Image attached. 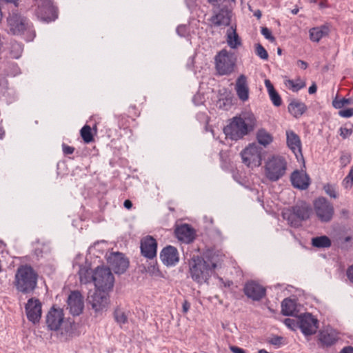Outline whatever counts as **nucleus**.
<instances>
[{
    "label": "nucleus",
    "instance_id": "nucleus-24",
    "mask_svg": "<svg viewBox=\"0 0 353 353\" xmlns=\"http://www.w3.org/2000/svg\"><path fill=\"white\" fill-rule=\"evenodd\" d=\"M160 258L165 265H174L179 259L178 250L174 246L168 245L161 250Z\"/></svg>",
    "mask_w": 353,
    "mask_h": 353
},
{
    "label": "nucleus",
    "instance_id": "nucleus-20",
    "mask_svg": "<svg viewBox=\"0 0 353 353\" xmlns=\"http://www.w3.org/2000/svg\"><path fill=\"white\" fill-rule=\"evenodd\" d=\"M157 243L154 238L148 236L141 241V252L148 259H153L157 255Z\"/></svg>",
    "mask_w": 353,
    "mask_h": 353
},
{
    "label": "nucleus",
    "instance_id": "nucleus-33",
    "mask_svg": "<svg viewBox=\"0 0 353 353\" xmlns=\"http://www.w3.org/2000/svg\"><path fill=\"white\" fill-rule=\"evenodd\" d=\"M312 245L318 248H327L331 246L332 242L327 236H321L312 238Z\"/></svg>",
    "mask_w": 353,
    "mask_h": 353
},
{
    "label": "nucleus",
    "instance_id": "nucleus-45",
    "mask_svg": "<svg viewBox=\"0 0 353 353\" xmlns=\"http://www.w3.org/2000/svg\"><path fill=\"white\" fill-rule=\"evenodd\" d=\"M284 324L292 330H295L298 327L299 323L292 319H285L284 320Z\"/></svg>",
    "mask_w": 353,
    "mask_h": 353
},
{
    "label": "nucleus",
    "instance_id": "nucleus-43",
    "mask_svg": "<svg viewBox=\"0 0 353 353\" xmlns=\"http://www.w3.org/2000/svg\"><path fill=\"white\" fill-rule=\"evenodd\" d=\"M262 35L271 42L275 41V37L272 34V32L267 27H262L261 30Z\"/></svg>",
    "mask_w": 353,
    "mask_h": 353
},
{
    "label": "nucleus",
    "instance_id": "nucleus-9",
    "mask_svg": "<svg viewBox=\"0 0 353 353\" xmlns=\"http://www.w3.org/2000/svg\"><path fill=\"white\" fill-rule=\"evenodd\" d=\"M35 14L41 21L49 23L58 18V10L52 0H39Z\"/></svg>",
    "mask_w": 353,
    "mask_h": 353
},
{
    "label": "nucleus",
    "instance_id": "nucleus-53",
    "mask_svg": "<svg viewBox=\"0 0 353 353\" xmlns=\"http://www.w3.org/2000/svg\"><path fill=\"white\" fill-rule=\"evenodd\" d=\"M190 308V303L187 301L184 300L182 305V310L183 313H187Z\"/></svg>",
    "mask_w": 353,
    "mask_h": 353
},
{
    "label": "nucleus",
    "instance_id": "nucleus-61",
    "mask_svg": "<svg viewBox=\"0 0 353 353\" xmlns=\"http://www.w3.org/2000/svg\"><path fill=\"white\" fill-rule=\"evenodd\" d=\"M346 176L350 179V180L353 181V165L352 166L348 174Z\"/></svg>",
    "mask_w": 353,
    "mask_h": 353
},
{
    "label": "nucleus",
    "instance_id": "nucleus-36",
    "mask_svg": "<svg viewBox=\"0 0 353 353\" xmlns=\"http://www.w3.org/2000/svg\"><path fill=\"white\" fill-rule=\"evenodd\" d=\"M285 85L293 92H298L305 86V83L300 79L296 81L288 79L285 82Z\"/></svg>",
    "mask_w": 353,
    "mask_h": 353
},
{
    "label": "nucleus",
    "instance_id": "nucleus-60",
    "mask_svg": "<svg viewBox=\"0 0 353 353\" xmlns=\"http://www.w3.org/2000/svg\"><path fill=\"white\" fill-rule=\"evenodd\" d=\"M254 16L256 17L258 19H260L262 16L261 11L260 10H255L254 12Z\"/></svg>",
    "mask_w": 353,
    "mask_h": 353
},
{
    "label": "nucleus",
    "instance_id": "nucleus-63",
    "mask_svg": "<svg viewBox=\"0 0 353 353\" xmlns=\"http://www.w3.org/2000/svg\"><path fill=\"white\" fill-rule=\"evenodd\" d=\"M299 12V9L298 8H294L292 10V13L293 14H296L297 13Z\"/></svg>",
    "mask_w": 353,
    "mask_h": 353
},
{
    "label": "nucleus",
    "instance_id": "nucleus-46",
    "mask_svg": "<svg viewBox=\"0 0 353 353\" xmlns=\"http://www.w3.org/2000/svg\"><path fill=\"white\" fill-rule=\"evenodd\" d=\"M339 115L341 117L349 118L353 116V108L341 110L339 112Z\"/></svg>",
    "mask_w": 353,
    "mask_h": 353
},
{
    "label": "nucleus",
    "instance_id": "nucleus-5",
    "mask_svg": "<svg viewBox=\"0 0 353 353\" xmlns=\"http://www.w3.org/2000/svg\"><path fill=\"white\" fill-rule=\"evenodd\" d=\"M287 170V161L281 156H272L267 160L265 165V174L271 181H277L282 178Z\"/></svg>",
    "mask_w": 353,
    "mask_h": 353
},
{
    "label": "nucleus",
    "instance_id": "nucleus-56",
    "mask_svg": "<svg viewBox=\"0 0 353 353\" xmlns=\"http://www.w3.org/2000/svg\"><path fill=\"white\" fill-rule=\"evenodd\" d=\"M340 353H353V347L351 346L345 347Z\"/></svg>",
    "mask_w": 353,
    "mask_h": 353
},
{
    "label": "nucleus",
    "instance_id": "nucleus-29",
    "mask_svg": "<svg viewBox=\"0 0 353 353\" xmlns=\"http://www.w3.org/2000/svg\"><path fill=\"white\" fill-rule=\"evenodd\" d=\"M265 85L267 88L270 99L273 105L276 107H279L282 104V99L279 94L274 89V85L269 79L265 80Z\"/></svg>",
    "mask_w": 353,
    "mask_h": 353
},
{
    "label": "nucleus",
    "instance_id": "nucleus-22",
    "mask_svg": "<svg viewBox=\"0 0 353 353\" xmlns=\"http://www.w3.org/2000/svg\"><path fill=\"white\" fill-rule=\"evenodd\" d=\"M292 185L299 190H306L310 184V179L305 172L294 170L290 176Z\"/></svg>",
    "mask_w": 353,
    "mask_h": 353
},
{
    "label": "nucleus",
    "instance_id": "nucleus-40",
    "mask_svg": "<svg viewBox=\"0 0 353 353\" xmlns=\"http://www.w3.org/2000/svg\"><path fill=\"white\" fill-rule=\"evenodd\" d=\"M130 121H134L132 118L124 114H121L118 117V124L119 126L123 129L128 128L130 126Z\"/></svg>",
    "mask_w": 353,
    "mask_h": 353
},
{
    "label": "nucleus",
    "instance_id": "nucleus-12",
    "mask_svg": "<svg viewBox=\"0 0 353 353\" xmlns=\"http://www.w3.org/2000/svg\"><path fill=\"white\" fill-rule=\"evenodd\" d=\"M7 21L10 32L14 35L23 34L32 28V24L26 17L17 13L10 14Z\"/></svg>",
    "mask_w": 353,
    "mask_h": 353
},
{
    "label": "nucleus",
    "instance_id": "nucleus-62",
    "mask_svg": "<svg viewBox=\"0 0 353 353\" xmlns=\"http://www.w3.org/2000/svg\"><path fill=\"white\" fill-rule=\"evenodd\" d=\"M3 1L7 3H13L15 4L18 0H3Z\"/></svg>",
    "mask_w": 353,
    "mask_h": 353
},
{
    "label": "nucleus",
    "instance_id": "nucleus-39",
    "mask_svg": "<svg viewBox=\"0 0 353 353\" xmlns=\"http://www.w3.org/2000/svg\"><path fill=\"white\" fill-rule=\"evenodd\" d=\"M323 190L325 193L332 199H336L339 196V194L336 191V188L335 184L331 183H325L323 187Z\"/></svg>",
    "mask_w": 353,
    "mask_h": 353
},
{
    "label": "nucleus",
    "instance_id": "nucleus-4",
    "mask_svg": "<svg viewBox=\"0 0 353 353\" xmlns=\"http://www.w3.org/2000/svg\"><path fill=\"white\" fill-rule=\"evenodd\" d=\"M312 212L310 206L305 202L296 204L291 209H288L282 213L284 219L288 221V223L294 228L301 225L303 221L307 220Z\"/></svg>",
    "mask_w": 353,
    "mask_h": 353
},
{
    "label": "nucleus",
    "instance_id": "nucleus-59",
    "mask_svg": "<svg viewBox=\"0 0 353 353\" xmlns=\"http://www.w3.org/2000/svg\"><path fill=\"white\" fill-rule=\"evenodd\" d=\"M148 271L152 274H155V272H159V269L155 265H151L148 268Z\"/></svg>",
    "mask_w": 353,
    "mask_h": 353
},
{
    "label": "nucleus",
    "instance_id": "nucleus-6",
    "mask_svg": "<svg viewBox=\"0 0 353 353\" xmlns=\"http://www.w3.org/2000/svg\"><path fill=\"white\" fill-rule=\"evenodd\" d=\"M92 281L96 290L109 292L113 288L114 277L110 268L98 266L93 272Z\"/></svg>",
    "mask_w": 353,
    "mask_h": 353
},
{
    "label": "nucleus",
    "instance_id": "nucleus-7",
    "mask_svg": "<svg viewBox=\"0 0 353 353\" xmlns=\"http://www.w3.org/2000/svg\"><path fill=\"white\" fill-rule=\"evenodd\" d=\"M215 68L220 75L231 74L234 69L235 59L233 54L223 49L217 53L214 58Z\"/></svg>",
    "mask_w": 353,
    "mask_h": 353
},
{
    "label": "nucleus",
    "instance_id": "nucleus-30",
    "mask_svg": "<svg viewBox=\"0 0 353 353\" xmlns=\"http://www.w3.org/2000/svg\"><path fill=\"white\" fill-rule=\"evenodd\" d=\"M296 307V301L290 298L285 299L281 303V312L284 316H295Z\"/></svg>",
    "mask_w": 353,
    "mask_h": 353
},
{
    "label": "nucleus",
    "instance_id": "nucleus-28",
    "mask_svg": "<svg viewBox=\"0 0 353 353\" xmlns=\"http://www.w3.org/2000/svg\"><path fill=\"white\" fill-rule=\"evenodd\" d=\"M288 112L295 118L302 116L307 108V105L299 100L292 99L288 105Z\"/></svg>",
    "mask_w": 353,
    "mask_h": 353
},
{
    "label": "nucleus",
    "instance_id": "nucleus-31",
    "mask_svg": "<svg viewBox=\"0 0 353 353\" xmlns=\"http://www.w3.org/2000/svg\"><path fill=\"white\" fill-rule=\"evenodd\" d=\"M227 43L232 49H236L241 45V41L236 32V28L231 26L227 32Z\"/></svg>",
    "mask_w": 353,
    "mask_h": 353
},
{
    "label": "nucleus",
    "instance_id": "nucleus-50",
    "mask_svg": "<svg viewBox=\"0 0 353 353\" xmlns=\"http://www.w3.org/2000/svg\"><path fill=\"white\" fill-rule=\"evenodd\" d=\"M343 185L345 189L351 188L353 185V181L345 176L343 181Z\"/></svg>",
    "mask_w": 353,
    "mask_h": 353
},
{
    "label": "nucleus",
    "instance_id": "nucleus-10",
    "mask_svg": "<svg viewBox=\"0 0 353 353\" xmlns=\"http://www.w3.org/2000/svg\"><path fill=\"white\" fill-rule=\"evenodd\" d=\"M314 210L318 219L323 223L330 222L334 216L333 205L325 197L320 196L314 201Z\"/></svg>",
    "mask_w": 353,
    "mask_h": 353
},
{
    "label": "nucleus",
    "instance_id": "nucleus-52",
    "mask_svg": "<svg viewBox=\"0 0 353 353\" xmlns=\"http://www.w3.org/2000/svg\"><path fill=\"white\" fill-rule=\"evenodd\" d=\"M230 350L233 353H246L245 350L243 348L234 345H230Z\"/></svg>",
    "mask_w": 353,
    "mask_h": 353
},
{
    "label": "nucleus",
    "instance_id": "nucleus-18",
    "mask_svg": "<svg viewBox=\"0 0 353 353\" xmlns=\"http://www.w3.org/2000/svg\"><path fill=\"white\" fill-rule=\"evenodd\" d=\"M243 292L249 299L259 301L265 296L266 290L256 282L251 281L245 284Z\"/></svg>",
    "mask_w": 353,
    "mask_h": 353
},
{
    "label": "nucleus",
    "instance_id": "nucleus-58",
    "mask_svg": "<svg viewBox=\"0 0 353 353\" xmlns=\"http://www.w3.org/2000/svg\"><path fill=\"white\" fill-rule=\"evenodd\" d=\"M123 205L125 208L130 210L132 207V203L131 201L127 199L124 201Z\"/></svg>",
    "mask_w": 353,
    "mask_h": 353
},
{
    "label": "nucleus",
    "instance_id": "nucleus-3",
    "mask_svg": "<svg viewBox=\"0 0 353 353\" xmlns=\"http://www.w3.org/2000/svg\"><path fill=\"white\" fill-rule=\"evenodd\" d=\"M189 267L191 278L198 283H203L212 276L216 263L210 258L196 256L192 259Z\"/></svg>",
    "mask_w": 353,
    "mask_h": 353
},
{
    "label": "nucleus",
    "instance_id": "nucleus-57",
    "mask_svg": "<svg viewBox=\"0 0 353 353\" xmlns=\"http://www.w3.org/2000/svg\"><path fill=\"white\" fill-rule=\"evenodd\" d=\"M316 90H317L316 85L315 83H313L311 86H310V88L308 89V92L310 94H314L316 92Z\"/></svg>",
    "mask_w": 353,
    "mask_h": 353
},
{
    "label": "nucleus",
    "instance_id": "nucleus-14",
    "mask_svg": "<svg viewBox=\"0 0 353 353\" xmlns=\"http://www.w3.org/2000/svg\"><path fill=\"white\" fill-rule=\"evenodd\" d=\"M64 319L63 310L52 306L46 315V323L48 330L57 331L60 329Z\"/></svg>",
    "mask_w": 353,
    "mask_h": 353
},
{
    "label": "nucleus",
    "instance_id": "nucleus-64",
    "mask_svg": "<svg viewBox=\"0 0 353 353\" xmlns=\"http://www.w3.org/2000/svg\"><path fill=\"white\" fill-rule=\"evenodd\" d=\"M352 239L351 236H346L344 239L345 242L350 241Z\"/></svg>",
    "mask_w": 353,
    "mask_h": 353
},
{
    "label": "nucleus",
    "instance_id": "nucleus-51",
    "mask_svg": "<svg viewBox=\"0 0 353 353\" xmlns=\"http://www.w3.org/2000/svg\"><path fill=\"white\" fill-rule=\"evenodd\" d=\"M351 156L350 154H343L340 157V161L342 164L346 165L350 162Z\"/></svg>",
    "mask_w": 353,
    "mask_h": 353
},
{
    "label": "nucleus",
    "instance_id": "nucleus-16",
    "mask_svg": "<svg viewBox=\"0 0 353 353\" xmlns=\"http://www.w3.org/2000/svg\"><path fill=\"white\" fill-rule=\"evenodd\" d=\"M42 305L37 298H30L25 306L28 319L34 324L39 323L42 314Z\"/></svg>",
    "mask_w": 353,
    "mask_h": 353
},
{
    "label": "nucleus",
    "instance_id": "nucleus-41",
    "mask_svg": "<svg viewBox=\"0 0 353 353\" xmlns=\"http://www.w3.org/2000/svg\"><path fill=\"white\" fill-rule=\"evenodd\" d=\"M256 54L261 59L267 60L268 59V53L265 48L260 43L255 46Z\"/></svg>",
    "mask_w": 353,
    "mask_h": 353
},
{
    "label": "nucleus",
    "instance_id": "nucleus-27",
    "mask_svg": "<svg viewBox=\"0 0 353 353\" xmlns=\"http://www.w3.org/2000/svg\"><path fill=\"white\" fill-rule=\"evenodd\" d=\"M330 32V28L328 23L312 28L309 30L310 39L313 42L318 43L322 38L328 36Z\"/></svg>",
    "mask_w": 353,
    "mask_h": 353
},
{
    "label": "nucleus",
    "instance_id": "nucleus-48",
    "mask_svg": "<svg viewBox=\"0 0 353 353\" xmlns=\"http://www.w3.org/2000/svg\"><path fill=\"white\" fill-rule=\"evenodd\" d=\"M176 32L181 37H185L187 34V27L185 25L179 26L176 28Z\"/></svg>",
    "mask_w": 353,
    "mask_h": 353
},
{
    "label": "nucleus",
    "instance_id": "nucleus-1",
    "mask_svg": "<svg viewBox=\"0 0 353 353\" xmlns=\"http://www.w3.org/2000/svg\"><path fill=\"white\" fill-rule=\"evenodd\" d=\"M37 272L29 265L18 267L13 281L17 292L23 294H32L37 286Z\"/></svg>",
    "mask_w": 353,
    "mask_h": 353
},
{
    "label": "nucleus",
    "instance_id": "nucleus-44",
    "mask_svg": "<svg viewBox=\"0 0 353 353\" xmlns=\"http://www.w3.org/2000/svg\"><path fill=\"white\" fill-rule=\"evenodd\" d=\"M352 132L353 130L352 128L348 129L345 127H341L339 129L340 136L344 139L349 137Z\"/></svg>",
    "mask_w": 353,
    "mask_h": 353
},
{
    "label": "nucleus",
    "instance_id": "nucleus-8",
    "mask_svg": "<svg viewBox=\"0 0 353 353\" xmlns=\"http://www.w3.org/2000/svg\"><path fill=\"white\" fill-rule=\"evenodd\" d=\"M109 292L95 290L93 293H90L87 297L88 305L97 314L107 311L110 303Z\"/></svg>",
    "mask_w": 353,
    "mask_h": 353
},
{
    "label": "nucleus",
    "instance_id": "nucleus-42",
    "mask_svg": "<svg viewBox=\"0 0 353 353\" xmlns=\"http://www.w3.org/2000/svg\"><path fill=\"white\" fill-rule=\"evenodd\" d=\"M352 103L350 99L343 98L337 99L336 98L333 100L332 105L336 109H341L345 105Z\"/></svg>",
    "mask_w": 353,
    "mask_h": 353
},
{
    "label": "nucleus",
    "instance_id": "nucleus-25",
    "mask_svg": "<svg viewBox=\"0 0 353 353\" xmlns=\"http://www.w3.org/2000/svg\"><path fill=\"white\" fill-rule=\"evenodd\" d=\"M176 238L184 243H190L194 239V230L188 224H183L175 229Z\"/></svg>",
    "mask_w": 353,
    "mask_h": 353
},
{
    "label": "nucleus",
    "instance_id": "nucleus-54",
    "mask_svg": "<svg viewBox=\"0 0 353 353\" xmlns=\"http://www.w3.org/2000/svg\"><path fill=\"white\" fill-rule=\"evenodd\" d=\"M347 276L348 279L353 283V265L350 266L347 270Z\"/></svg>",
    "mask_w": 353,
    "mask_h": 353
},
{
    "label": "nucleus",
    "instance_id": "nucleus-15",
    "mask_svg": "<svg viewBox=\"0 0 353 353\" xmlns=\"http://www.w3.org/2000/svg\"><path fill=\"white\" fill-rule=\"evenodd\" d=\"M108 263L116 274H123L129 265V261L120 252H112L107 258Z\"/></svg>",
    "mask_w": 353,
    "mask_h": 353
},
{
    "label": "nucleus",
    "instance_id": "nucleus-34",
    "mask_svg": "<svg viewBox=\"0 0 353 353\" xmlns=\"http://www.w3.org/2000/svg\"><path fill=\"white\" fill-rule=\"evenodd\" d=\"M80 281L82 283H88L92 281L93 272L87 268H81L79 271Z\"/></svg>",
    "mask_w": 353,
    "mask_h": 353
},
{
    "label": "nucleus",
    "instance_id": "nucleus-37",
    "mask_svg": "<svg viewBox=\"0 0 353 353\" xmlns=\"http://www.w3.org/2000/svg\"><path fill=\"white\" fill-rule=\"evenodd\" d=\"M80 132L81 136L85 143H89L93 141V136L90 126L88 125H84L81 128Z\"/></svg>",
    "mask_w": 353,
    "mask_h": 353
},
{
    "label": "nucleus",
    "instance_id": "nucleus-21",
    "mask_svg": "<svg viewBox=\"0 0 353 353\" xmlns=\"http://www.w3.org/2000/svg\"><path fill=\"white\" fill-rule=\"evenodd\" d=\"M287 145L295 154L296 159H303L301 141L300 137L292 130L286 131Z\"/></svg>",
    "mask_w": 353,
    "mask_h": 353
},
{
    "label": "nucleus",
    "instance_id": "nucleus-35",
    "mask_svg": "<svg viewBox=\"0 0 353 353\" xmlns=\"http://www.w3.org/2000/svg\"><path fill=\"white\" fill-rule=\"evenodd\" d=\"M23 45L17 41H12L10 43V53L12 58L19 59L23 52Z\"/></svg>",
    "mask_w": 353,
    "mask_h": 353
},
{
    "label": "nucleus",
    "instance_id": "nucleus-55",
    "mask_svg": "<svg viewBox=\"0 0 353 353\" xmlns=\"http://www.w3.org/2000/svg\"><path fill=\"white\" fill-rule=\"evenodd\" d=\"M297 65L303 70H305L308 66L307 63L303 60H298Z\"/></svg>",
    "mask_w": 353,
    "mask_h": 353
},
{
    "label": "nucleus",
    "instance_id": "nucleus-11",
    "mask_svg": "<svg viewBox=\"0 0 353 353\" xmlns=\"http://www.w3.org/2000/svg\"><path fill=\"white\" fill-rule=\"evenodd\" d=\"M232 12L226 6H223L219 10H213L212 15L209 19L210 26L211 28H224L231 23Z\"/></svg>",
    "mask_w": 353,
    "mask_h": 353
},
{
    "label": "nucleus",
    "instance_id": "nucleus-38",
    "mask_svg": "<svg viewBox=\"0 0 353 353\" xmlns=\"http://www.w3.org/2000/svg\"><path fill=\"white\" fill-rule=\"evenodd\" d=\"M114 318L115 321L121 326L128 322V316L125 312L119 308L115 309L114 312Z\"/></svg>",
    "mask_w": 353,
    "mask_h": 353
},
{
    "label": "nucleus",
    "instance_id": "nucleus-2",
    "mask_svg": "<svg viewBox=\"0 0 353 353\" xmlns=\"http://www.w3.org/2000/svg\"><path fill=\"white\" fill-rule=\"evenodd\" d=\"M256 125V119L253 114H249L244 119L241 117H235L223 128L225 136L232 140H239Z\"/></svg>",
    "mask_w": 353,
    "mask_h": 353
},
{
    "label": "nucleus",
    "instance_id": "nucleus-32",
    "mask_svg": "<svg viewBox=\"0 0 353 353\" xmlns=\"http://www.w3.org/2000/svg\"><path fill=\"white\" fill-rule=\"evenodd\" d=\"M256 139L260 145L266 147L272 142L273 137L266 130L261 128L256 132Z\"/></svg>",
    "mask_w": 353,
    "mask_h": 353
},
{
    "label": "nucleus",
    "instance_id": "nucleus-19",
    "mask_svg": "<svg viewBox=\"0 0 353 353\" xmlns=\"http://www.w3.org/2000/svg\"><path fill=\"white\" fill-rule=\"evenodd\" d=\"M68 307L73 316H79L83 312L84 308L83 298L79 291H72L70 294L68 301Z\"/></svg>",
    "mask_w": 353,
    "mask_h": 353
},
{
    "label": "nucleus",
    "instance_id": "nucleus-17",
    "mask_svg": "<svg viewBox=\"0 0 353 353\" xmlns=\"http://www.w3.org/2000/svg\"><path fill=\"white\" fill-rule=\"evenodd\" d=\"M299 327L305 336H311L318 329V320L311 314L305 313L299 317Z\"/></svg>",
    "mask_w": 353,
    "mask_h": 353
},
{
    "label": "nucleus",
    "instance_id": "nucleus-47",
    "mask_svg": "<svg viewBox=\"0 0 353 353\" xmlns=\"http://www.w3.org/2000/svg\"><path fill=\"white\" fill-rule=\"evenodd\" d=\"M62 150L65 155L72 154L74 151V148L66 145L65 143L62 144Z\"/></svg>",
    "mask_w": 353,
    "mask_h": 353
},
{
    "label": "nucleus",
    "instance_id": "nucleus-23",
    "mask_svg": "<svg viewBox=\"0 0 353 353\" xmlns=\"http://www.w3.org/2000/svg\"><path fill=\"white\" fill-rule=\"evenodd\" d=\"M319 345L322 348L334 345L339 340L336 332L334 330H323L319 332Z\"/></svg>",
    "mask_w": 353,
    "mask_h": 353
},
{
    "label": "nucleus",
    "instance_id": "nucleus-13",
    "mask_svg": "<svg viewBox=\"0 0 353 353\" xmlns=\"http://www.w3.org/2000/svg\"><path fill=\"white\" fill-rule=\"evenodd\" d=\"M243 163L248 167H258L261 163V154L259 148L250 144L241 152Z\"/></svg>",
    "mask_w": 353,
    "mask_h": 353
},
{
    "label": "nucleus",
    "instance_id": "nucleus-49",
    "mask_svg": "<svg viewBox=\"0 0 353 353\" xmlns=\"http://www.w3.org/2000/svg\"><path fill=\"white\" fill-rule=\"evenodd\" d=\"M283 340V337L274 336L271 338L269 341L270 343L274 345H279L281 344V341Z\"/></svg>",
    "mask_w": 353,
    "mask_h": 353
},
{
    "label": "nucleus",
    "instance_id": "nucleus-26",
    "mask_svg": "<svg viewBox=\"0 0 353 353\" xmlns=\"http://www.w3.org/2000/svg\"><path fill=\"white\" fill-rule=\"evenodd\" d=\"M235 90L240 100L246 101L249 99V87L247 77L241 74L236 81Z\"/></svg>",
    "mask_w": 353,
    "mask_h": 353
}]
</instances>
